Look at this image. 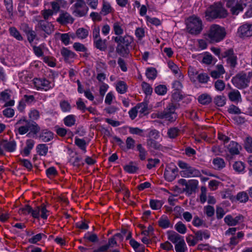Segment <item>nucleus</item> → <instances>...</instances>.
Wrapping results in <instances>:
<instances>
[{"mask_svg":"<svg viewBox=\"0 0 252 252\" xmlns=\"http://www.w3.org/2000/svg\"><path fill=\"white\" fill-rule=\"evenodd\" d=\"M252 78V71H242L237 74L231 80L233 85L237 89L241 90L249 87Z\"/></svg>","mask_w":252,"mask_h":252,"instance_id":"nucleus-1","label":"nucleus"},{"mask_svg":"<svg viewBox=\"0 0 252 252\" xmlns=\"http://www.w3.org/2000/svg\"><path fill=\"white\" fill-rule=\"evenodd\" d=\"M228 13L220 3H215L209 7L206 11V17L207 19L217 18H224Z\"/></svg>","mask_w":252,"mask_h":252,"instance_id":"nucleus-2","label":"nucleus"},{"mask_svg":"<svg viewBox=\"0 0 252 252\" xmlns=\"http://www.w3.org/2000/svg\"><path fill=\"white\" fill-rule=\"evenodd\" d=\"M228 97L229 100L235 103L241 102L242 98L240 92L236 89L232 90L228 94Z\"/></svg>","mask_w":252,"mask_h":252,"instance_id":"nucleus-20","label":"nucleus"},{"mask_svg":"<svg viewBox=\"0 0 252 252\" xmlns=\"http://www.w3.org/2000/svg\"><path fill=\"white\" fill-rule=\"evenodd\" d=\"M136 149L139 152V157L140 159L142 160H145L148 154L147 151L141 144H139L137 145Z\"/></svg>","mask_w":252,"mask_h":252,"instance_id":"nucleus-41","label":"nucleus"},{"mask_svg":"<svg viewBox=\"0 0 252 252\" xmlns=\"http://www.w3.org/2000/svg\"><path fill=\"white\" fill-rule=\"evenodd\" d=\"M198 185V181L195 180H190L189 184L186 185V189L188 192L191 193L193 191H195L197 188Z\"/></svg>","mask_w":252,"mask_h":252,"instance_id":"nucleus-36","label":"nucleus"},{"mask_svg":"<svg viewBox=\"0 0 252 252\" xmlns=\"http://www.w3.org/2000/svg\"><path fill=\"white\" fill-rule=\"evenodd\" d=\"M168 66L169 68L172 71L173 73L175 74H178L179 77L181 78H183V76L180 71L179 68L173 62L169 61L168 63Z\"/></svg>","mask_w":252,"mask_h":252,"instance_id":"nucleus-40","label":"nucleus"},{"mask_svg":"<svg viewBox=\"0 0 252 252\" xmlns=\"http://www.w3.org/2000/svg\"><path fill=\"white\" fill-rule=\"evenodd\" d=\"M224 69L222 65H217L216 69L212 71L211 75L213 78H218L224 73Z\"/></svg>","mask_w":252,"mask_h":252,"instance_id":"nucleus-33","label":"nucleus"},{"mask_svg":"<svg viewBox=\"0 0 252 252\" xmlns=\"http://www.w3.org/2000/svg\"><path fill=\"white\" fill-rule=\"evenodd\" d=\"M113 30L114 33L118 36H120L124 33L123 24L119 21H114L113 24Z\"/></svg>","mask_w":252,"mask_h":252,"instance_id":"nucleus-27","label":"nucleus"},{"mask_svg":"<svg viewBox=\"0 0 252 252\" xmlns=\"http://www.w3.org/2000/svg\"><path fill=\"white\" fill-rule=\"evenodd\" d=\"M174 227L177 231L182 234H185L187 231L186 226L181 221L178 222Z\"/></svg>","mask_w":252,"mask_h":252,"instance_id":"nucleus-49","label":"nucleus"},{"mask_svg":"<svg viewBox=\"0 0 252 252\" xmlns=\"http://www.w3.org/2000/svg\"><path fill=\"white\" fill-rule=\"evenodd\" d=\"M226 35L225 29L218 25L211 26L207 36L211 42H219L223 40Z\"/></svg>","mask_w":252,"mask_h":252,"instance_id":"nucleus-3","label":"nucleus"},{"mask_svg":"<svg viewBox=\"0 0 252 252\" xmlns=\"http://www.w3.org/2000/svg\"><path fill=\"white\" fill-rule=\"evenodd\" d=\"M213 163L216 169H222L225 166V163L223 159L220 158H217L214 159Z\"/></svg>","mask_w":252,"mask_h":252,"instance_id":"nucleus-45","label":"nucleus"},{"mask_svg":"<svg viewBox=\"0 0 252 252\" xmlns=\"http://www.w3.org/2000/svg\"><path fill=\"white\" fill-rule=\"evenodd\" d=\"M74 6L73 12L76 16L82 17L87 13L88 9L83 0H77Z\"/></svg>","mask_w":252,"mask_h":252,"instance_id":"nucleus-11","label":"nucleus"},{"mask_svg":"<svg viewBox=\"0 0 252 252\" xmlns=\"http://www.w3.org/2000/svg\"><path fill=\"white\" fill-rule=\"evenodd\" d=\"M19 125H22L18 128V132L20 135H23L28 132L32 126L31 122L25 120V119L19 120L16 123V126Z\"/></svg>","mask_w":252,"mask_h":252,"instance_id":"nucleus-18","label":"nucleus"},{"mask_svg":"<svg viewBox=\"0 0 252 252\" xmlns=\"http://www.w3.org/2000/svg\"><path fill=\"white\" fill-rule=\"evenodd\" d=\"M57 21L62 24L72 23L73 19L71 15L67 12H63L60 14Z\"/></svg>","mask_w":252,"mask_h":252,"instance_id":"nucleus-22","label":"nucleus"},{"mask_svg":"<svg viewBox=\"0 0 252 252\" xmlns=\"http://www.w3.org/2000/svg\"><path fill=\"white\" fill-rule=\"evenodd\" d=\"M239 36L241 38L252 36V24H245L240 26L238 30Z\"/></svg>","mask_w":252,"mask_h":252,"instance_id":"nucleus-16","label":"nucleus"},{"mask_svg":"<svg viewBox=\"0 0 252 252\" xmlns=\"http://www.w3.org/2000/svg\"><path fill=\"white\" fill-rule=\"evenodd\" d=\"M126 146H125V151H126L129 149H132L134 147L135 140L131 137H128L126 140Z\"/></svg>","mask_w":252,"mask_h":252,"instance_id":"nucleus-63","label":"nucleus"},{"mask_svg":"<svg viewBox=\"0 0 252 252\" xmlns=\"http://www.w3.org/2000/svg\"><path fill=\"white\" fill-rule=\"evenodd\" d=\"M116 52L118 54L122 56H125L128 54L129 50L128 46L122 45L121 44H117L116 47Z\"/></svg>","mask_w":252,"mask_h":252,"instance_id":"nucleus-37","label":"nucleus"},{"mask_svg":"<svg viewBox=\"0 0 252 252\" xmlns=\"http://www.w3.org/2000/svg\"><path fill=\"white\" fill-rule=\"evenodd\" d=\"M198 102L203 105H208L212 101V97L207 94H203L198 97Z\"/></svg>","mask_w":252,"mask_h":252,"instance_id":"nucleus-31","label":"nucleus"},{"mask_svg":"<svg viewBox=\"0 0 252 252\" xmlns=\"http://www.w3.org/2000/svg\"><path fill=\"white\" fill-rule=\"evenodd\" d=\"M197 79L199 83L206 84L208 82L209 79V77L206 73H202L198 74Z\"/></svg>","mask_w":252,"mask_h":252,"instance_id":"nucleus-62","label":"nucleus"},{"mask_svg":"<svg viewBox=\"0 0 252 252\" xmlns=\"http://www.w3.org/2000/svg\"><path fill=\"white\" fill-rule=\"evenodd\" d=\"M57 36L59 38L62 42L65 45H67L70 43V35L69 33H57Z\"/></svg>","mask_w":252,"mask_h":252,"instance_id":"nucleus-38","label":"nucleus"},{"mask_svg":"<svg viewBox=\"0 0 252 252\" xmlns=\"http://www.w3.org/2000/svg\"><path fill=\"white\" fill-rule=\"evenodd\" d=\"M142 88L143 92L146 95H151L153 92V89L151 86L146 82L142 83Z\"/></svg>","mask_w":252,"mask_h":252,"instance_id":"nucleus-60","label":"nucleus"},{"mask_svg":"<svg viewBox=\"0 0 252 252\" xmlns=\"http://www.w3.org/2000/svg\"><path fill=\"white\" fill-rule=\"evenodd\" d=\"M236 199L241 203H246L249 200V196L246 192L241 191L237 194Z\"/></svg>","mask_w":252,"mask_h":252,"instance_id":"nucleus-53","label":"nucleus"},{"mask_svg":"<svg viewBox=\"0 0 252 252\" xmlns=\"http://www.w3.org/2000/svg\"><path fill=\"white\" fill-rule=\"evenodd\" d=\"M61 54L65 61H68L69 59L73 58L75 56L73 52L65 47L62 49Z\"/></svg>","mask_w":252,"mask_h":252,"instance_id":"nucleus-34","label":"nucleus"},{"mask_svg":"<svg viewBox=\"0 0 252 252\" xmlns=\"http://www.w3.org/2000/svg\"><path fill=\"white\" fill-rule=\"evenodd\" d=\"M177 164L182 169L180 173L182 177L192 178L201 176V172L199 170L182 160L178 161Z\"/></svg>","mask_w":252,"mask_h":252,"instance_id":"nucleus-4","label":"nucleus"},{"mask_svg":"<svg viewBox=\"0 0 252 252\" xmlns=\"http://www.w3.org/2000/svg\"><path fill=\"white\" fill-rule=\"evenodd\" d=\"M147 146L151 148L154 149L155 150H162V146L158 142L155 140L149 139L147 140Z\"/></svg>","mask_w":252,"mask_h":252,"instance_id":"nucleus-43","label":"nucleus"},{"mask_svg":"<svg viewBox=\"0 0 252 252\" xmlns=\"http://www.w3.org/2000/svg\"><path fill=\"white\" fill-rule=\"evenodd\" d=\"M178 168L175 165L168 166L166 167L164 176L166 180L168 182L173 181L177 175Z\"/></svg>","mask_w":252,"mask_h":252,"instance_id":"nucleus-14","label":"nucleus"},{"mask_svg":"<svg viewBox=\"0 0 252 252\" xmlns=\"http://www.w3.org/2000/svg\"><path fill=\"white\" fill-rule=\"evenodd\" d=\"M116 90L117 92L121 94H123L126 92L127 85L124 81H119L116 85Z\"/></svg>","mask_w":252,"mask_h":252,"instance_id":"nucleus-51","label":"nucleus"},{"mask_svg":"<svg viewBox=\"0 0 252 252\" xmlns=\"http://www.w3.org/2000/svg\"><path fill=\"white\" fill-rule=\"evenodd\" d=\"M32 99V95H25L24 96V98L20 101L18 106V109L22 112L25 108V106L26 105L25 103H29L30 102V100Z\"/></svg>","mask_w":252,"mask_h":252,"instance_id":"nucleus-39","label":"nucleus"},{"mask_svg":"<svg viewBox=\"0 0 252 252\" xmlns=\"http://www.w3.org/2000/svg\"><path fill=\"white\" fill-rule=\"evenodd\" d=\"M176 252H185L187 250V247L184 239L178 242L175 246Z\"/></svg>","mask_w":252,"mask_h":252,"instance_id":"nucleus-42","label":"nucleus"},{"mask_svg":"<svg viewBox=\"0 0 252 252\" xmlns=\"http://www.w3.org/2000/svg\"><path fill=\"white\" fill-rule=\"evenodd\" d=\"M75 143L81 150L84 152V153L86 152V142L85 140L76 138L75 139Z\"/></svg>","mask_w":252,"mask_h":252,"instance_id":"nucleus-56","label":"nucleus"},{"mask_svg":"<svg viewBox=\"0 0 252 252\" xmlns=\"http://www.w3.org/2000/svg\"><path fill=\"white\" fill-rule=\"evenodd\" d=\"M113 39L114 40L115 42L117 43V44L125 46H128L130 45L132 41V39L130 36L125 35L124 36H117L116 37H113Z\"/></svg>","mask_w":252,"mask_h":252,"instance_id":"nucleus-21","label":"nucleus"},{"mask_svg":"<svg viewBox=\"0 0 252 252\" xmlns=\"http://www.w3.org/2000/svg\"><path fill=\"white\" fill-rule=\"evenodd\" d=\"M252 0H240L238 1L237 0H228L226 5L230 9L233 15H238L242 12L245 7L247 6H252Z\"/></svg>","mask_w":252,"mask_h":252,"instance_id":"nucleus-5","label":"nucleus"},{"mask_svg":"<svg viewBox=\"0 0 252 252\" xmlns=\"http://www.w3.org/2000/svg\"><path fill=\"white\" fill-rule=\"evenodd\" d=\"M198 73V70L192 66H189L188 69V75L192 82H195Z\"/></svg>","mask_w":252,"mask_h":252,"instance_id":"nucleus-32","label":"nucleus"},{"mask_svg":"<svg viewBox=\"0 0 252 252\" xmlns=\"http://www.w3.org/2000/svg\"><path fill=\"white\" fill-rule=\"evenodd\" d=\"M243 217L242 215H238L233 218L231 215H227L224 219V222L229 226H235L242 221Z\"/></svg>","mask_w":252,"mask_h":252,"instance_id":"nucleus-19","label":"nucleus"},{"mask_svg":"<svg viewBox=\"0 0 252 252\" xmlns=\"http://www.w3.org/2000/svg\"><path fill=\"white\" fill-rule=\"evenodd\" d=\"M63 121L65 126L70 127L75 124L76 120L74 115H70L66 116Z\"/></svg>","mask_w":252,"mask_h":252,"instance_id":"nucleus-54","label":"nucleus"},{"mask_svg":"<svg viewBox=\"0 0 252 252\" xmlns=\"http://www.w3.org/2000/svg\"><path fill=\"white\" fill-rule=\"evenodd\" d=\"M43 62L48 66L51 67H54L56 65V59L51 56H44L43 57Z\"/></svg>","mask_w":252,"mask_h":252,"instance_id":"nucleus-46","label":"nucleus"},{"mask_svg":"<svg viewBox=\"0 0 252 252\" xmlns=\"http://www.w3.org/2000/svg\"><path fill=\"white\" fill-rule=\"evenodd\" d=\"M49 212L43 204L37 205L35 209L32 210V217L38 218L40 216L43 219H46L49 216Z\"/></svg>","mask_w":252,"mask_h":252,"instance_id":"nucleus-15","label":"nucleus"},{"mask_svg":"<svg viewBox=\"0 0 252 252\" xmlns=\"http://www.w3.org/2000/svg\"><path fill=\"white\" fill-rule=\"evenodd\" d=\"M163 204V202L161 200L151 199L150 201V207L153 210L160 209Z\"/></svg>","mask_w":252,"mask_h":252,"instance_id":"nucleus-47","label":"nucleus"},{"mask_svg":"<svg viewBox=\"0 0 252 252\" xmlns=\"http://www.w3.org/2000/svg\"><path fill=\"white\" fill-rule=\"evenodd\" d=\"M20 30L25 33L27 36L28 40L30 43H32V28L29 25L26 23H23L20 26Z\"/></svg>","mask_w":252,"mask_h":252,"instance_id":"nucleus-25","label":"nucleus"},{"mask_svg":"<svg viewBox=\"0 0 252 252\" xmlns=\"http://www.w3.org/2000/svg\"><path fill=\"white\" fill-rule=\"evenodd\" d=\"M33 50L36 56L37 57H43V54L45 51L47 50V49L45 45L40 44L38 46H33Z\"/></svg>","mask_w":252,"mask_h":252,"instance_id":"nucleus-29","label":"nucleus"},{"mask_svg":"<svg viewBox=\"0 0 252 252\" xmlns=\"http://www.w3.org/2000/svg\"><path fill=\"white\" fill-rule=\"evenodd\" d=\"M146 75L149 79L154 80L157 76V71L154 68H148L146 72Z\"/></svg>","mask_w":252,"mask_h":252,"instance_id":"nucleus-58","label":"nucleus"},{"mask_svg":"<svg viewBox=\"0 0 252 252\" xmlns=\"http://www.w3.org/2000/svg\"><path fill=\"white\" fill-rule=\"evenodd\" d=\"M129 244L136 252H144V246L140 244L133 239H131Z\"/></svg>","mask_w":252,"mask_h":252,"instance_id":"nucleus-35","label":"nucleus"},{"mask_svg":"<svg viewBox=\"0 0 252 252\" xmlns=\"http://www.w3.org/2000/svg\"><path fill=\"white\" fill-rule=\"evenodd\" d=\"M9 32L10 35L14 37L17 40L19 41L23 40L22 35L16 28L14 27H10L9 29Z\"/></svg>","mask_w":252,"mask_h":252,"instance_id":"nucleus-44","label":"nucleus"},{"mask_svg":"<svg viewBox=\"0 0 252 252\" xmlns=\"http://www.w3.org/2000/svg\"><path fill=\"white\" fill-rule=\"evenodd\" d=\"M39 137L43 142H49L53 138V133L50 131L44 130L41 132Z\"/></svg>","mask_w":252,"mask_h":252,"instance_id":"nucleus-30","label":"nucleus"},{"mask_svg":"<svg viewBox=\"0 0 252 252\" xmlns=\"http://www.w3.org/2000/svg\"><path fill=\"white\" fill-rule=\"evenodd\" d=\"M33 84L37 90L47 91L53 87V85L45 79L34 78Z\"/></svg>","mask_w":252,"mask_h":252,"instance_id":"nucleus-12","label":"nucleus"},{"mask_svg":"<svg viewBox=\"0 0 252 252\" xmlns=\"http://www.w3.org/2000/svg\"><path fill=\"white\" fill-rule=\"evenodd\" d=\"M214 103L219 107H222L226 103V97L223 95H217L214 98Z\"/></svg>","mask_w":252,"mask_h":252,"instance_id":"nucleus-48","label":"nucleus"},{"mask_svg":"<svg viewBox=\"0 0 252 252\" xmlns=\"http://www.w3.org/2000/svg\"><path fill=\"white\" fill-rule=\"evenodd\" d=\"M188 32L192 34H198L202 30V23L200 19L196 16H191L187 20Z\"/></svg>","mask_w":252,"mask_h":252,"instance_id":"nucleus-6","label":"nucleus"},{"mask_svg":"<svg viewBox=\"0 0 252 252\" xmlns=\"http://www.w3.org/2000/svg\"><path fill=\"white\" fill-rule=\"evenodd\" d=\"M16 147V143L12 140L8 141L6 140H0V156L4 155V151L13 152Z\"/></svg>","mask_w":252,"mask_h":252,"instance_id":"nucleus-8","label":"nucleus"},{"mask_svg":"<svg viewBox=\"0 0 252 252\" xmlns=\"http://www.w3.org/2000/svg\"><path fill=\"white\" fill-rule=\"evenodd\" d=\"M221 57L226 58L227 63L232 68L235 67L237 64V58L232 49L222 51L221 53Z\"/></svg>","mask_w":252,"mask_h":252,"instance_id":"nucleus-7","label":"nucleus"},{"mask_svg":"<svg viewBox=\"0 0 252 252\" xmlns=\"http://www.w3.org/2000/svg\"><path fill=\"white\" fill-rule=\"evenodd\" d=\"M245 147L246 150L250 153H252V138L248 137L246 138Z\"/></svg>","mask_w":252,"mask_h":252,"instance_id":"nucleus-64","label":"nucleus"},{"mask_svg":"<svg viewBox=\"0 0 252 252\" xmlns=\"http://www.w3.org/2000/svg\"><path fill=\"white\" fill-rule=\"evenodd\" d=\"M227 151L230 154V155L226 156V158L228 160L232 159V156L237 155L240 154V151L241 150V146L237 142L235 141H231L230 143L226 146Z\"/></svg>","mask_w":252,"mask_h":252,"instance_id":"nucleus-10","label":"nucleus"},{"mask_svg":"<svg viewBox=\"0 0 252 252\" xmlns=\"http://www.w3.org/2000/svg\"><path fill=\"white\" fill-rule=\"evenodd\" d=\"M35 30H41L48 34L54 31V26L50 22L45 20H40L35 26Z\"/></svg>","mask_w":252,"mask_h":252,"instance_id":"nucleus-13","label":"nucleus"},{"mask_svg":"<svg viewBox=\"0 0 252 252\" xmlns=\"http://www.w3.org/2000/svg\"><path fill=\"white\" fill-rule=\"evenodd\" d=\"M158 223L160 227L164 229L172 226L169 220L166 216H162L158 220Z\"/></svg>","mask_w":252,"mask_h":252,"instance_id":"nucleus-28","label":"nucleus"},{"mask_svg":"<svg viewBox=\"0 0 252 252\" xmlns=\"http://www.w3.org/2000/svg\"><path fill=\"white\" fill-rule=\"evenodd\" d=\"M48 148L46 144H40L37 146V153L40 156H45L48 152Z\"/></svg>","mask_w":252,"mask_h":252,"instance_id":"nucleus-50","label":"nucleus"},{"mask_svg":"<svg viewBox=\"0 0 252 252\" xmlns=\"http://www.w3.org/2000/svg\"><path fill=\"white\" fill-rule=\"evenodd\" d=\"M88 31L84 28H79L76 32V36L81 39L86 38L88 35Z\"/></svg>","mask_w":252,"mask_h":252,"instance_id":"nucleus-52","label":"nucleus"},{"mask_svg":"<svg viewBox=\"0 0 252 252\" xmlns=\"http://www.w3.org/2000/svg\"><path fill=\"white\" fill-rule=\"evenodd\" d=\"M32 150V140H28L26 142V146L22 152V154L25 156H28L30 155Z\"/></svg>","mask_w":252,"mask_h":252,"instance_id":"nucleus-59","label":"nucleus"},{"mask_svg":"<svg viewBox=\"0 0 252 252\" xmlns=\"http://www.w3.org/2000/svg\"><path fill=\"white\" fill-rule=\"evenodd\" d=\"M125 170L129 173H134L138 169V167L133 162H130L124 166Z\"/></svg>","mask_w":252,"mask_h":252,"instance_id":"nucleus-57","label":"nucleus"},{"mask_svg":"<svg viewBox=\"0 0 252 252\" xmlns=\"http://www.w3.org/2000/svg\"><path fill=\"white\" fill-rule=\"evenodd\" d=\"M233 167L235 171L237 172H242L245 169V165L244 163L242 161H236L234 163Z\"/></svg>","mask_w":252,"mask_h":252,"instance_id":"nucleus-61","label":"nucleus"},{"mask_svg":"<svg viewBox=\"0 0 252 252\" xmlns=\"http://www.w3.org/2000/svg\"><path fill=\"white\" fill-rule=\"evenodd\" d=\"M175 107L172 103H170L167 107L162 111V119L170 122H174L177 118V115L175 112Z\"/></svg>","mask_w":252,"mask_h":252,"instance_id":"nucleus-9","label":"nucleus"},{"mask_svg":"<svg viewBox=\"0 0 252 252\" xmlns=\"http://www.w3.org/2000/svg\"><path fill=\"white\" fill-rule=\"evenodd\" d=\"M106 41V39L102 40L101 38L97 39L94 40V46L99 50L104 51L107 48Z\"/></svg>","mask_w":252,"mask_h":252,"instance_id":"nucleus-26","label":"nucleus"},{"mask_svg":"<svg viewBox=\"0 0 252 252\" xmlns=\"http://www.w3.org/2000/svg\"><path fill=\"white\" fill-rule=\"evenodd\" d=\"M11 91L9 90H5L0 93V101L5 102L4 106H12L14 104V101L10 99L11 97Z\"/></svg>","mask_w":252,"mask_h":252,"instance_id":"nucleus-17","label":"nucleus"},{"mask_svg":"<svg viewBox=\"0 0 252 252\" xmlns=\"http://www.w3.org/2000/svg\"><path fill=\"white\" fill-rule=\"evenodd\" d=\"M198 242L202 241L203 239H208L210 237V233L208 230H200L194 232Z\"/></svg>","mask_w":252,"mask_h":252,"instance_id":"nucleus-24","label":"nucleus"},{"mask_svg":"<svg viewBox=\"0 0 252 252\" xmlns=\"http://www.w3.org/2000/svg\"><path fill=\"white\" fill-rule=\"evenodd\" d=\"M180 130L175 127H171L168 129L167 135L170 138H175L179 135Z\"/></svg>","mask_w":252,"mask_h":252,"instance_id":"nucleus-55","label":"nucleus"},{"mask_svg":"<svg viewBox=\"0 0 252 252\" xmlns=\"http://www.w3.org/2000/svg\"><path fill=\"white\" fill-rule=\"evenodd\" d=\"M167 238L174 244H177L178 242L183 240V237L173 231H169L167 233Z\"/></svg>","mask_w":252,"mask_h":252,"instance_id":"nucleus-23","label":"nucleus"}]
</instances>
